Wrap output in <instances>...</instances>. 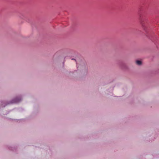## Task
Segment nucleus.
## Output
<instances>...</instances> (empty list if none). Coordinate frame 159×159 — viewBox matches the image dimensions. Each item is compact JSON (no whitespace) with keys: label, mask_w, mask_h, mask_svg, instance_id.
<instances>
[{"label":"nucleus","mask_w":159,"mask_h":159,"mask_svg":"<svg viewBox=\"0 0 159 159\" xmlns=\"http://www.w3.org/2000/svg\"><path fill=\"white\" fill-rule=\"evenodd\" d=\"M136 63L139 65H140L141 64L142 62L140 61L137 60L136 61Z\"/></svg>","instance_id":"obj_1"},{"label":"nucleus","mask_w":159,"mask_h":159,"mask_svg":"<svg viewBox=\"0 0 159 159\" xmlns=\"http://www.w3.org/2000/svg\"><path fill=\"white\" fill-rule=\"evenodd\" d=\"M141 24L143 27V29L145 30V28L144 27V22H141Z\"/></svg>","instance_id":"obj_2"},{"label":"nucleus","mask_w":159,"mask_h":159,"mask_svg":"<svg viewBox=\"0 0 159 159\" xmlns=\"http://www.w3.org/2000/svg\"><path fill=\"white\" fill-rule=\"evenodd\" d=\"M19 101H20V100H16L15 101L13 102H19Z\"/></svg>","instance_id":"obj_3"},{"label":"nucleus","mask_w":159,"mask_h":159,"mask_svg":"<svg viewBox=\"0 0 159 159\" xmlns=\"http://www.w3.org/2000/svg\"><path fill=\"white\" fill-rule=\"evenodd\" d=\"M21 18H22V19H24V18H23V17H21Z\"/></svg>","instance_id":"obj_4"}]
</instances>
